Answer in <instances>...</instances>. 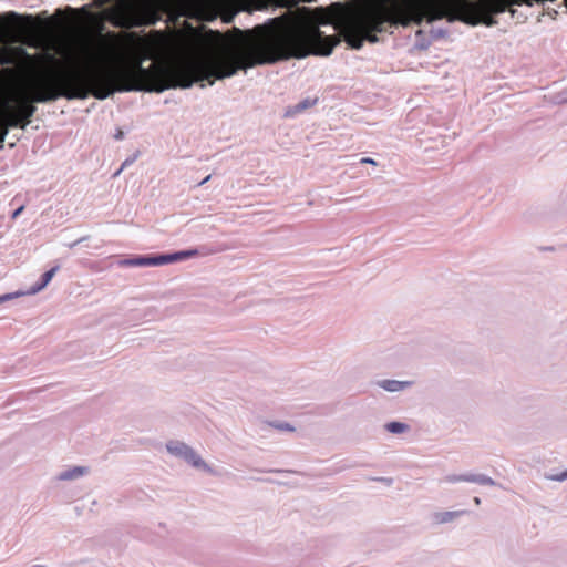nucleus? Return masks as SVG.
I'll return each instance as SVG.
<instances>
[{"label": "nucleus", "instance_id": "nucleus-1", "mask_svg": "<svg viewBox=\"0 0 567 567\" xmlns=\"http://www.w3.org/2000/svg\"><path fill=\"white\" fill-rule=\"evenodd\" d=\"M249 68V44L239 55L221 54L206 68L194 64H175L153 70L144 68L138 61L131 68L109 73L100 69L82 73L78 68L63 69L45 74L35 80L29 90L28 102L19 106L17 114L0 118V141L3 142L9 127L25 128L37 107L34 103H49L60 97L66 100H85L94 96L105 100L115 92H155L163 93L169 89H189L194 83L207 80L209 85L215 80L235 75L240 69Z\"/></svg>", "mask_w": 567, "mask_h": 567}, {"label": "nucleus", "instance_id": "nucleus-2", "mask_svg": "<svg viewBox=\"0 0 567 567\" xmlns=\"http://www.w3.org/2000/svg\"><path fill=\"white\" fill-rule=\"evenodd\" d=\"M176 6V0H133L122 12L117 27L142 28L155 25L167 11Z\"/></svg>", "mask_w": 567, "mask_h": 567}, {"label": "nucleus", "instance_id": "nucleus-3", "mask_svg": "<svg viewBox=\"0 0 567 567\" xmlns=\"http://www.w3.org/2000/svg\"><path fill=\"white\" fill-rule=\"evenodd\" d=\"M166 451L177 458L185 461L194 468L202 470L208 474H214V470L202 456L188 444L177 440H171L166 443Z\"/></svg>", "mask_w": 567, "mask_h": 567}, {"label": "nucleus", "instance_id": "nucleus-4", "mask_svg": "<svg viewBox=\"0 0 567 567\" xmlns=\"http://www.w3.org/2000/svg\"><path fill=\"white\" fill-rule=\"evenodd\" d=\"M234 4L237 7L236 11L230 16L224 18L226 23H231L235 16L240 12L252 13L255 11H264L269 8L272 0H233Z\"/></svg>", "mask_w": 567, "mask_h": 567}, {"label": "nucleus", "instance_id": "nucleus-5", "mask_svg": "<svg viewBox=\"0 0 567 567\" xmlns=\"http://www.w3.org/2000/svg\"><path fill=\"white\" fill-rule=\"evenodd\" d=\"M445 482L447 483H460V482H467V483H475L478 485H488V486H496L497 483L489 476L485 474H476V473H467V474H449L445 476Z\"/></svg>", "mask_w": 567, "mask_h": 567}, {"label": "nucleus", "instance_id": "nucleus-6", "mask_svg": "<svg viewBox=\"0 0 567 567\" xmlns=\"http://www.w3.org/2000/svg\"><path fill=\"white\" fill-rule=\"evenodd\" d=\"M198 254H199V251L197 249H187V250H181V251H175V252H171V254H161L159 255L161 266L172 264V262L182 261V260L195 257Z\"/></svg>", "mask_w": 567, "mask_h": 567}, {"label": "nucleus", "instance_id": "nucleus-7", "mask_svg": "<svg viewBox=\"0 0 567 567\" xmlns=\"http://www.w3.org/2000/svg\"><path fill=\"white\" fill-rule=\"evenodd\" d=\"M379 388L383 389L386 392H401L413 385V381H400V380H391L384 379L379 380L375 383Z\"/></svg>", "mask_w": 567, "mask_h": 567}, {"label": "nucleus", "instance_id": "nucleus-8", "mask_svg": "<svg viewBox=\"0 0 567 567\" xmlns=\"http://www.w3.org/2000/svg\"><path fill=\"white\" fill-rule=\"evenodd\" d=\"M59 269H60V265H55L54 267H52L51 269L45 271L41 276L40 281L32 285L25 293L27 295H35L39 291H41L42 289H44L49 285V282L52 280V278L54 277V275L58 272Z\"/></svg>", "mask_w": 567, "mask_h": 567}, {"label": "nucleus", "instance_id": "nucleus-9", "mask_svg": "<svg viewBox=\"0 0 567 567\" xmlns=\"http://www.w3.org/2000/svg\"><path fill=\"white\" fill-rule=\"evenodd\" d=\"M466 511H442V512H435L432 515V520L436 525L446 524L450 522H453L454 519L465 515Z\"/></svg>", "mask_w": 567, "mask_h": 567}, {"label": "nucleus", "instance_id": "nucleus-10", "mask_svg": "<svg viewBox=\"0 0 567 567\" xmlns=\"http://www.w3.org/2000/svg\"><path fill=\"white\" fill-rule=\"evenodd\" d=\"M89 473V467L86 466H72L62 472H60L56 476L58 481H73L78 480L85 474Z\"/></svg>", "mask_w": 567, "mask_h": 567}, {"label": "nucleus", "instance_id": "nucleus-11", "mask_svg": "<svg viewBox=\"0 0 567 567\" xmlns=\"http://www.w3.org/2000/svg\"><path fill=\"white\" fill-rule=\"evenodd\" d=\"M317 102H318L317 97H313V99L306 97V99L301 100L300 102H298L297 104L289 106L285 112V116L293 117L295 115L303 112L305 110L315 106L317 104Z\"/></svg>", "mask_w": 567, "mask_h": 567}, {"label": "nucleus", "instance_id": "nucleus-12", "mask_svg": "<svg viewBox=\"0 0 567 567\" xmlns=\"http://www.w3.org/2000/svg\"><path fill=\"white\" fill-rule=\"evenodd\" d=\"M136 267H156L161 266L159 255L135 256Z\"/></svg>", "mask_w": 567, "mask_h": 567}, {"label": "nucleus", "instance_id": "nucleus-13", "mask_svg": "<svg viewBox=\"0 0 567 567\" xmlns=\"http://www.w3.org/2000/svg\"><path fill=\"white\" fill-rule=\"evenodd\" d=\"M384 427L388 432H390L392 434H401V433L406 432L410 429L406 423L398 422V421L389 422L385 424Z\"/></svg>", "mask_w": 567, "mask_h": 567}, {"label": "nucleus", "instance_id": "nucleus-14", "mask_svg": "<svg viewBox=\"0 0 567 567\" xmlns=\"http://www.w3.org/2000/svg\"><path fill=\"white\" fill-rule=\"evenodd\" d=\"M430 38L432 41L446 38L449 35V30L444 28H434L432 27L429 31Z\"/></svg>", "mask_w": 567, "mask_h": 567}, {"label": "nucleus", "instance_id": "nucleus-15", "mask_svg": "<svg viewBox=\"0 0 567 567\" xmlns=\"http://www.w3.org/2000/svg\"><path fill=\"white\" fill-rule=\"evenodd\" d=\"M137 156H138V154H134L132 157L126 158V159L122 163V165H121L120 169H118L117 172H115V173H114V176H118V175L121 174V172H122L125 167H127V166L132 165V164L136 161Z\"/></svg>", "mask_w": 567, "mask_h": 567}, {"label": "nucleus", "instance_id": "nucleus-16", "mask_svg": "<svg viewBox=\"0 0 567 567\" xmlns=\"http://www.w3.org/2000/svg\"><path fill=\"white\" fill-rule=\"evenodd\" d=\"M117 265L120 267H136L135 257L120 259Z\"/></svg>", "mask_w": 567, "mask_h": 567}, {"label": "nucleus", "instance_id": "nucleus-17", "mask_svg": "<svg viewBox=\"0 0 567 567\" xmlns=\"http://www.w3.org/2000/svg\"><path fill=\"white\" fill-rule=\"evenodd\" d=\"M272 426L280 431H288V432L295 431V427L287 422H278V423L272 424Z\"/></svg>", "mask_w": 567, "mask_h": 567}, {"label": "nucleus", "instance_id": "nucleus-18", "mask_svg": "<svg viewBox=\"0 0 567 567\" xmlns=\"http://www.w3.org/2000/svg\"><path fill=\"white\" fill-rule=\"evenodd\" d=\"M546 478L549 480V481H555V482H564V481H566L564 472H560L558 474L546 475Z\"/></svg>", "mask_w": 567, "mask_h": 567}, {"label": "nucleus", "instance_id": "nucleus-19", "mask_svg": "<svg viewBox=\"0 0 567 567\" xmlns=\"http://www.w3.org/2000/svg\"><path fill=\"white\" fill-rule=\"evenodd\" d=\"M431 42H432L431 38L427 40H421L416 43V47L419 49L425 50L430 47Z\"/></svg>", "mask_w": 567, "mask_h": 567}, {"label": "nucleus", "instance_id": "nucleus-20", "mask_svg": "<svg viewBox=\"0 0 567 567\" xmlns=\"http://www.w3.org/2000/svg\"><path fill=\"white\" fill-rule=\"evenodd\" d=\"M106 55V52L105 51H101V52H97V53H94L93 56H92V60L94 62H101L104 60Z\"/></svg>", "mask_w": 567, "mask_h": 567}, {"label": "nucleus", "instance_id": "nucleus-21", "mask_svg": "<svg viewBox=\"0 0 567 567\" xmlns=\"http://www.w3.org/2000/svg\"><path fill=\"white\" fill-rule=\"evenodd\" d=\"M23 210H24V205L19 206L17 209H14V210L12 212V214H11V218H12V219L18 218V217L21 215V213H22Z\"/></svg>", "mask_w": 567, "mask_h": 567}, {"label": "nucleus", "instance_id": "nucleus-22", "mask_svg": "<svg viewBox=\"0 0 567 567\" xmlns=\"http://www.w3.org/2000/svg\"><path fill=\"white\" fill-rule=\"evenodd\" d=\"M360 163L361 164H370V165H373V166L378 165V163L373 158H371V157H362L360 159Z\"/></svg>", "mask_w": 567, "mask_h": 567}, {"label": "nucleus", "instance_id": "nucleus-23", "mask_svg": "<svg viewBox=\"0 0 567 567\" xmlns=\"http://www.w3.org/2000/svg\"><path fill=\"white\" fill-rule=\"evenodd\" d=\"M374 481L382 482L386 485H391L393 483V478L391 477H375Z\"/></svg>", "mask_w": 567, "mask_h": 567}, {"label": "nucleus", "instance_id": "nucleus-24", "mask_svg": "<svg viewBox=\"0 0 567 567\" xmlns=\"http://www.w3.org/2000/svg\"><path fill=\"white\" fill-rule=\"evenodd\" d=\"M270 473H295L291 470H269Z\"/></svg>", "mask_w": 567, "mask_h": 567}, {"label": "nucleus", "instance_id": "nucleus-25", "mask_svg": "<svg viewBox=\"0 0 567 567\" xmlns=\"http://www.w3.org/2000/svg\"><path fill=\"white\" fill-rule=\"evenodd\" d=\"M12 298L11 293L0 296V303Z\"/></svg>", "mask_w": 567, "mask_h": 567}, {"label": "nucleus", "instance_id": "nucleus-26", "mask_svg": "<svg viewBox=\"0 0 567 567\" xmlns=\"http://www.w3.org/2000/svg\"><path fill=\"white\" fill-rule=\"evenodd\" d=\"M123 137H124V133H123L121 130H118V131L115 133V135H114V138H115V140H122Z\"/></svg>", "mask_w": 567, "mask_h": 567}, {"label": "nucleus", "instance_id": "nucleus-27", "mask_svg": "<svg viewBox=\"0 0 567 567\" xmlns=\"http://www.w3.org/2000/svg\"><path fill=\"white\" fill-rule=\"evenodd\" d=\"M212 175H207L203 181H200L197 186H203L210 179Z\"/></svg>", "mask_w": 567, "mask_h": 567}, {"label": "nucleus", "instance_id": "nucleus-28", "mask_svg": "<svg viewBox=\"0 0 567 567\" xmlns=\"http://www.w3.org/2000/svg\"><path fill=\"white\" fill-rule=\"evenodd\" d=\"M83 240H84V238H80V239H78V240H75V241H73V243H70L69 247H70V248H73V247H75L76 245H79L80 243H82Z\"/></svg>", "mask_w": 567, "mask_h": 567}, {"label": "nucleus", "instance_id": "nucleus-29", "mask_svg": "<svg viewBox=\"0 0 567 567\" xmlns=\"http://www.w3.org/2000/svg\"><path fill=\"white\" fill-rule=\"evenodd\" d=\"M7 14L12 17V18H19L20 17L19 13H17L14 11H9Z\"/></svg>", "mask_w": 567, "mask_h": 567}, {"label": "nucleus", "instance_id": "nucleus-30", "mask_svg": "<svg viewBox=\"0 0 567 567\" xmlns=\"http://www.w3.org/2000/svg\"><path fill=\"white\" fill-rule=\"evenodd\" d=\"M473 501H474V503H475L476 505H480V504H481V498H480V497H474V499H473Z\"/></svg>", "mask_w": 567, "mask_h": 567}, {"label": "nucleus", "instance_id": "nucleus-31", "mask_svg": "<svg viewBox=\"0 0 567 567\" xmlns=\"http://www.w3.org/2000/svg\"><path fill=\"white\" fill-rule=\"evenodd\" d=\"M107 37L111 38V39H114L115 38V33L114 32H109Z\"/></svg>", "mask_w": 567, "mask_h": 567}, {"label": "nucleus", "instance_id": "nucleus-32", "mask_svg": "<svg viewBox=\"0 0 567 567\" xmlns=\"http://www.w3.org/2000/svg\"><path fill=\"white\" fill-rule=\"evenodd\" d=\"M4 63H7V61L2 58H0V65H3Z\"/></svg>", "mask_w": 567, "mask_h": 567}, {"label": "nucleus", "instance_id": "nucleus-33", "mask_svg": "<svg viewBox=\"0 0 567 567\" xmlns=\"http://www.w3.org/2000/svg\"><path fill=\"white\" fill-rule=\"evenodd\" d=\"M266 482H272V483H277L278 485H281L282 483L281 482H275V481H270V480H265Z\"/></svg>", "mask_w": 567, "mask_h": 567}, {"label": "nucleus", "instance_id": "nucleus-34", "mask_svg": "<svg viewBox=\"0 0 567 567\" xmlns=\"http://www.w3.org/2000/svg\"><path fill=\"white\" fill-rule=\"evenodd\" d=\"M422 34H423V31H422V30H419V31L416 32V35H417V37H419V35H422Z\"/></svg>", "mask_w": 567, "mask_h": 567}, {"label": "nucleus", "instance_id": "nucleus-35", "mask_svg": "<svg viewBox=\"0 0 567 567\" xmlns=\"http://www.w3.org/2000/svg\"><path fill=\"white\" fill-rule=\"evenodd\" d=\"M32 567H45L43 565H33Z\"/></svg>", "mask_w": 567, "mask_h": 567}, {"label": "nucleus", "instance_id": "nucleus-36", "mask_svg": "<svg viewBox=\"0 0 567 567\" xmlns=\"http://www.w3.org/2000/svg\"><path fill=\"white\" fill-rule=\"evenodd\" d=\"M564 474H565V477H566V480H567V470H566V471H564Z\"/></svg>", "mask_w": 567, "mask_h": 567}]
</instances>
